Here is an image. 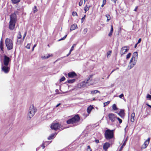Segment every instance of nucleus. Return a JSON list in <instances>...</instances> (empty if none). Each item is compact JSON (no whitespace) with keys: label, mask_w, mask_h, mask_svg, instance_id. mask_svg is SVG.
I'll return each instance as SVG.
<instances>
[{"label":"nucleus","mask_w":151,"mask_h":151,"mask_svg":"<svg viewBox=\"0 0 151 151\" xmlns=\"http://www.w3.org/2000/svg\"><path fill=\"white\" fill-rule=\"evenodd\" d=\"M80 117L78 114H76L74 116L71 118H70L66 121V123L68 124H73V126H75L80 124Z\"/></svg>","instance_id":"nucleus-1"},{"label":"nucleus","mask_w":151,"mask_h":151,"mask_svg":"<svg viewBox=\"0 0 151 151\" xmlns=\"http://www.w3.org/2000/svg\"><path fill=\"white\" fill-rule=\"evenodd\" d=\"M105 139L108 140L113 138L114 137V130H110L107 129L106 130L104 133Z\"/></svg>","instance_id":"nucleus-2"},{"label":"nucleus","mask_w":151,"mask_h":151,"mask_svg":"<svg viewBox=\"0 0 151 151\" xmlns=\"http://www.w3.org/2000/svg\"><path fill=\"white\" fill-rule=\"evenodd\" d=\"M36 111L37 109L34 108L33 105L31 106L29 109L27 116V119H30L33 116Z\"/></svg>","instance_id":"nucleus-3"},{"label":"nucleus","mask_w":151,"mask_h":151,"mask_svg":"<svg viewBox=\"0 0 151 151\" xmlns=\"http://www.w3.org/2000/svg\"><path fill=\"white\" fill-rule=\"evenodd\" d=\"M5 43L8 50L12 49L13 43V41L11 40L8 38H6L5 40Z\"/></svg>","instance_id":"nucleus-4"},{"label":"nucleus","mask_w":151,"mask_h":151,"mask_svg":"<svg viewBox=\"0 0 151 151\" xmlns=\"http://www.w3.org/2000/svg\"><path fill=\"white\" fill-rule=\"evenodd\" d=\"M61 127V125H60L59 123H52L51 124L50 127L52 129L56 131L59 129L60 130H62L63 129L61 128L60 127Z\"/></svg>","instance_id":"nucleus-5"},{"label":"nucleus","mask_w":151,"mask_h":151,"mask_svg":"<svg viewBox=\"0 0 151 151\" xmlns=\"http://www.w3.org/2000/svg\"><path fill=\"white\" fill-rule=\"evenodd\" d=\"M4 64L6 66H7L9 62L11 60L10 58L6 55L4 57Z\"/></svg>","instance_id":"nucleus-6"},{"label":"nucleus","mask_w":151,"mask_h":151,"mask_svg":"<svg viewBox=\"0 0 151 151\" xmlns=\"http://www.w3.org/2000/svg\"><path fill=\"white\" fill-rule=\"evenodd\" d=\"M16 22L10 21L9 26V29L11 30H13L15 26Z\"/></svg>","instance_id":"nucleus-7"},{"label":"nucleus","mask_w":151,"mask_h":151,"mask_svg":"<svg viewBox=\"0 0 151 151\" xmlns=\"http://www.w3.org/2000/svg\"><path fill=\"white\" fill-rule=\"evenodd\" d=\"M10 21L15 22H16L17 15L15 14H12L10 15Z\"/></svg>","instance_id":"nucleus-8"},{"label":"nucleus","mask_w":151,"mask_h":151,"mask_svg":"<svg viewBox=\"0 0 151 151\" xmlns=\"http://www.w3.org/2000/svg\"><path fill=\"white\" fill-rule=\"evenodd\" d=\"M108 116L110 120H111L112 122H114L116 117L115 116V115L112 113L109 114L108 115Z\"/></svg>","instance_id":"nucleus-9"},{"label":"nucleus","mask_w":151,"mask_h":151,"mask_svg":"<svg viewBox=\"0 0 151 151\" xmlns=\"http://www.w3.org/2000/svg\"><path fill=\"white\" fill-rule=\"evenodd\" d=\"M1 70L2 71L4 72L5 73H7L9 72L10 68L7 66H6L5 65L2 66L1 68Z\"/></svg>","instance_id":"nucleus-10"},{"label":"nucleus","mask_w":151,"mask_h":151,"mask_svg":"<svg viewBox=\"0 0 151 151\" xmlns=\"http://www.w3.org/2000/svg\"><path fill=\"white\" fill-rule=\"evenodd\" d=\"M132 58H133V63H132L129 66V69H131V68L133 67L135 65L136 63V61L137 59L136 58L134 57V56H132Z\"/></svg>","instance_id":"nucleus-11"},{"label":"nucleus","mask_w":151,"mask_h":151,"mask_svg":"<svg viewBox=\"0 0 151 151\" xmlns=\"http://www.w3.org/2000/svg\"><path fill=\"white\" fill-rule=\"evenodd\" d=\"M118 114L122 118H124L125 115L124 110L123 109H121Z\"/></svg>","instance_id":"nucleus-12"},{"label":"nucleus","mask_w":151,"mask_h":151,"mask_svg":"<svg viewBox=\"0 0 151 151\" xmlns=\"http://www.w3.org/2000/svg\"><path fill=\"white\" fill-rule=\"evenodd\" d=\"M110 144L109 142H106L104 144L103 146V148L105 151H106L107 149L110 147Z\"/></svg>","instance_id":"nucleus-13"},{"label":"nucleus","mask_w":151,"mask_h":151,"mask_svg":"<svg viewBox=\"0 0 151 151\" xmlns=\"http://www.w3.org/2000/svg\"><path fill=\"white\" fill-rule=\"evenodd\" d=\"M77 76L74 72H69L68 73V76L69 78H73Z\"/></svg>","instance_id":"nucleus-14"},{"label":"nucleus","mask_w":151,"mask_h":151,"mask_svg":"<svg viewBox=\"0 0 151 151\" xmlns=\"http://www.w3.org/2000/svg\"><path fill=\"white\" fill-rule=\"evenodd\" d=\"M128 47L127 46H125L123 47L121 49L120 53L122 56L123 55L125 54V50L126 48H127Z\"/></svg>","instance_id":"nucleus-15"},{"label":"nucleus","mask_w":151,"mask_h":151,"mask_svg":"<svg viewBox=\"0 0 151 151\" xmlns=\"http://www.w3.org/2000/svg\"><path fill=\"white\" fill-rule=\"evenodd\" d=\"M93 75H89L88 78L86 80L84 81V82L86 83H89V81H91L92 80V77L93 76Z\"/></svg>","instance_id":"nucleus-16"},{"label":"nucleus","mask_w":151,"mask_h":151,"mask_svg":"<svg viewBox=\"0 0 151 151\" xmlns=\"http://www.w3.org/2000/svg\"><path fill=\"white\" fill-rule=\"evenodd\" d=\"M135 114L134 112L132 113L131 116V121L132 122H134L135 120Z\"/></svg>","instance_id":"nucleus-17"},{"label":"nucleus","mask_w":151,"mask_h":151,"mask_svg":"<svg viewBox=\"0 0 151 151\" xmlns=\"http://www.w3.org/2000/svg\"><path fill=\"white\" fill-rule=\"evenodd\" d=\"M57 134V133H55L53 134H52L50 136H49L47 138L48 139L50 140L54 138L55 135Z\"/></svg>","instance_id":"nucleus-18"},{"label":"nucleus","mask_w":151,"mask_h":151,"mask_svg":"<svg viewBox=\"0 0 151 151\" xmlns=\"http://www.w3.org/2000/svg\"><path fill=\"white\" fill-rule=\"evenodd\" d=\"M91 7V5H88L87 4H86V6L84 7V9L85 11V13L89 10V8Z\"/></svg>","instance_id":"nucleus-19"},{"label":"nucleus","mask_w":151,"mask_h":151,"mask_svg":"<svg viewBox=\"0 0 151 151\" xmlns=\"http://www.w3.org/2000/svg\"><path fill=\"white\" fill-rule=\"evenodd\" d=\"M150 139V137L148 138L144 144V145L146 146V147L148 146V144L149 143Z\"/></svg>","instance_id":"nucleus-20"},{"label":"nucleus","mask_w":151,"mask_h":151,"mask_svg":"<svg viewBox=\"0 0 151 151\" xmlns=\"http://www.w3.org/2000/svg\"><path fill=\"white\" fill-rule=\"evenodd\" d=\"M77 27V26L76 24H74L72 25L70 27V31L73 30L75 29Z\"/></svg>","instance_id":"nucleus-21"},{"label":"nucleus","mask_w":151,"mask_h":151,"mask_svg":"<svg viewBox=\"0 0 151 151\" xmlns=\"http://www.w3.org/2000/svg\"><path fill=\"white\" fill-rule=\"evenodd\" d=\"M93 108V107H92V106H89L87 109V112L89 114L91 111L92 109Z\"/></svg>","instance_id":"nucleus-22"},{"label":"nucleus","mask_w":151,"mask_h":151,"mask_svg":"<svg viewBox=\"0 0 151 151\" xmlns=\"http://www.w3.org/2000/svg\"><path fill=\"white\" fill-rule=\"evenodd\" d=\"M0 48L1 50L3 51V41L1 40L0 42Z\"/></svg>","instance_id":"nucleus-23"},{"label":"nucleus","mask_w":151,"mask_h":151,"mask_svg":"<svg viewBox=\"0 0 151 151\" xmlns=\"http://www.w3.org/2000/svg\"><path fill=\"white\" fill-rule=\"evenodd\" d=\"M100 93V92L99 91L97 90H95L92 91H91V93L92 94H95L96 93Z\"/></svg>","instance_id":"nucleus-24"},{"label":"nucleus","mask_w":151,"mask_h":151,"mask_svg":"<svg viewBox=\"0 0 151 151\" xmlns=\"http://www.w3.org/2000/svg\"><path fill=\"white\" fill-rule=\"evenodd\" d=\"M12 3L14 4H16L19 2L20 0H11Z\"/></svg>","instance_id":"nucleus-25"},{"label":"nucleus","mask_w":151,"mask_h":151,"mask_svg":"<svg viewBox=\"0 0 151 151\" xmlns=\"http://www.w3.org/2000/svg\"><path fill=\"white\" fill-rule=\"evenodd\" d=\"M76 81L75 79H73L71 80H69L67 81V82L68 83H74Z\"/></svg>","instance_id":"nucleus-26"},{"label":"nucleus","mask_w":151,"mask_h":151,"mask_svg":"<svg viewBox=\"0 0 151 151\" xmlns=\"http://www.w3.org/2000/svg\"><path fill=\"white\" fill-rule=\"evenodd\" d=\"M112 109L114 111L118 109V108H117L116 105L115 104H114L112 106Z\"/></svg>","instance_id":"nucleus-27"},{"label":"nucleus","mask_w":151,"mask_h":151,"mask_svg":"<svg viewBox=\"0 0 151 151\" xmlns=\"http://www.w3.org/2000/svg\"><path fill=\"white\" fill-rule=\"evenodd\" d=\"M138 55L137 52H134L133 53L132 56H134V57L136 58L137 59V57H138Z\"/></svg>","instance_id":"nucleus-28"},{"label":"nucleus","mask_w":151,"mask_h":151,"mask_svg":"<svg viewBox=\"0 0 151 151\" xmlns=\"http://www.w3.org/2000/svg\"><path fill=\"white\" fill-rule=\"evenodd\" d=\"M128 137H127L124 140V142L122 144L123 145V146H125L126 145V142H127L128 139Z\"/></svg>","instance_id":"nucleus-29"},{"label":"nucleus","mask_w":151,"mask_h":151,"mask_svg":"<svg viewBox=\"0 0 151 151\" xmlns=\"http://www.w3.org/2000/svg\"><path fill=\"white\" fill-rule=\"evenodd\" d=\"M22 35L21 34L20 32H19L18 33V35L17 36V39H20L22 37Z\"/></svg>","instance_id":"nucleus-30"},{"label":"nucleus","mask_w":151,"mask_h":151,"mask_svg":"<svg viewBox=\"0 0 151 151\" xmlns=\"http://www.w3.org/2000/svg\"><path fill=\"white\" fill-rule=\"evenodd\" d=\"M106 17L107 18V22H108L111 19V17L109 15V14H106Z\"/></svg>","instance_id":"nucleus-31"},{"label":"nucleus","mask_w":151,"mask_h":151,"mask_svg":"<svg viewBox=\"0 0 151 151\" xmlns=\"http://www.w3.org/2000/svg\"><path fill=\"white\" fill-rule=\"evenodd\" d=\"M25 3L28 4H30L32 2V0H24Z\"/></svg>","instance_id":"nucleus-32"},{"label":"nucleus","mask_w":151,"mask_h":151,"mask_svg":"<svg viewBox=\"0 0 151 151\" xmlns=\"http://www.w3.org/2000/svg\"><path fill=\"white\" fill-rule=\"evenodd\" d=\"M19 39H17V42L16 43V44H20L22 43V41L20 40H19Z\"/></svg>","instance_id":"nucleus-33"},{"label":"nucleus","mask_w":151,"mask_h":151,"mask_svg":"<svg viewBox=\"0 0 151 151\" xmlns=\"http://www.w3.org/2000/svg\"><path fill=\"white\" fill-rule=\"evenodd\" d=\"M148 100H150L151 99V95L149 94H147L146 96Z\"/></svg>","instance_id":"nucleus-34"},{"label":"nucleus","mask_w":151,"mask_h":151,"mask_svg":"<svg viewBox=\"0 0 151 151\" xmlns=\"http://www.w3.org/2000/svg\"><path fill=\"white\" fill-rule=\"evenodd\" d=\"M76 45V44H74L72 47H71V48L70 50V52H72L73 50V48Z\"/></svg>","instance_id":"nucleus-35"},{"label":"nucleus","mask_w":151,"mask_h":151,"mask_svg":"<svg viewBox=\"0 0 151 151\" xmlns=\"http://www.w3.org/2000/svg\"><path fill=\"white\" fill-rule=\"evenodd\" d=\"M110 102V101H108L107 102L104 103V107H105L107 105L109 104Z\"/></svg>","instance_id":"nucleus-36"},{"label":"nucleus","mask_w":151,"mask_h":151,"mask_svg":"<svg viewBox=\"0 0 151 151\" xmlns=\"http://www.w3.org/2000/svg\"><path fill=\"white\" fill-rule=\"evenodd\" d=\"M131 55V53H128L127 55V57H126L127 59H129L130 58Z\"/></svg>","instance_id":"nucleus-37"},{"label":"nucleus","mask_w":151,"mask_h":151,"mask_svg":"<svg viewBox=\"0 0 151 151\" xmlns=\"http://www.w3.org/2000/svg\"><path fill=\"white\" fill-rule=\"evenodd\" d=\"M65 78L64 76H63L60 79V82H62L64 81L65 80Z\"/></svg>","instance_id":"nucleus-38"},{"label":"nucleus","mask_w":151,"mask_h":151,"mask_svg":"<svg viewBox=\"0 0 151 151\" xmlns=\"http://www.w3.org/2000/svg\"><path fill=\"white\" fill-rule=\"evenodd\" d=\"M83 0H80L79 3V5L80 6H82L83 3Z\"/></svg>","instance_id":"nucleus-39"},{"label":"nucleus","mask_w":151,"mask_h":151,"mask_svg":"<svg viewBox=\"0 0 151 151\" xmlns=\"http://www.w3.org/2000/svg\"><path fill=\"white\" fill-rule=\"evenodd\" d=\"M51 56V55H48L47 56H45L43 58L45 59H46L48 58H49Z\"/></svg>","instance_id":"nucleus-40"},{"label":"nucleus","mask_w":151,"mask_h":151,"mask_svg":"<svg viewBox=\"0 0 151 151\" xmlns=\"http://www.w3.org/2000/svg\"><path fill=\"white\" fill-rule=\"evenodd\" d=\"M67 35H65L63 37L60 39L58 40V41H60L62 40H64L67 37Z\"/></svg>","instance_id":"nucleus-41"},{"label":"nucleus","mask_w":151,"mask_h":151,"mask_svg":"<svg viewBox=\"0 0 151 151\" xmlns=\"http://www.w3.org/2000/svg\"><path fill=\"white\" fill-rule=\"evenodd\" d=\"M87 151H92V150L89 145L87 146Z\"/></svg>","instance_id":"nucleus-42"},{"label":"nucleus","mask_w":151,"mask_h":151,"mask_svg":"<svg viewBox=\"0 0 151 151\" xmlns=\"http://www.w3.org/2000/svg\"><path fill=\"white\" fill-rule=\"evenodd\" d=\"M72 15L73 16H74L75 15L78 16V14L76 12H73L72 13Z\"/></svg>","instance_id":"nucleus-43"},{"label":"nucleus","mask_w":151,"mask_h":151,"mask_svg":"<svg viewBox=\"0 0 151 151\" xmlns=\"http://www.w3.org/2000/svg\"><path fill=\"white\" fill-rule=\"evenodd\" d=\"M116 118L119 121L120 124H121L122 122V120L119 117H116Z\"/></svg>","instance_id":"nucleus-44"},{"label":"nucleus","mask_w":151,"mask_h":151,"mask_svg":"<svg viewBox=\"0 0 151 151\" xmlns=\"http://www.w3.org/2000/svg\"><path fill=\"white\" fill-rule=\"evenodd\" d=\"M86 17V15H84V16L81 19V23H83L84 20V19Z\"/></svg>","instance_id":"nucleus-45"},{"label":"nucleus","mask_w":151,"mask_h":151,"mask_svg":"<svg viewBox=\"0 0 151 151\" xmlns=\"http://www.w3.org/2000/svg\"><path fill=\"white\" fill-rule=\"evenodd\" d=\"M30 44H28L26 46V47L28 49H29L30 48Z\"/></svg>","instance_id":"nucleus-46"},{"label":"nucleus","mask_w":151,"mask_h":151,"mask_svg":"<svg viewBox=\"0 0 151 151\" xmlns=\"http://www.w3.org/2000/svg\"><path fill=\"white\" fill-rule=\"evenodd\" d=\"M36 9H37L36 6H35L34 7V9H33V12H34V13H35L36 12H37V10Z\"/></svg>","instance_id":"nucleus-47"},{"label":"nucleus","mask_w":151,"mask_h":151,"mask_svg":"<svg viewBox=\"0 0 151 151\" xmlns=\"http://www.w3.org/2000/svg\"><path fill=\"white\" fill-rule=\"evenodd\" d=\"M26 34H27V32H25V33H24V34L23 35V38H22V40H24V38L25 37H26Z\"/></svg>","instance_id":"nucleus-48"},{"label":"nucleus","mask_w":151,"mask_h":151,"mask_svg":"<svg viewBox=\"0 0 151 151\" xmlns=\"http://www.w3.org/2000/svg\"><path fill=\"white\" fill-rule=\"evenodd\" d=\"M125 146H123V145H122V146L119 149V151H121L123 148V147Z\"/></svg>","instance_id":"nucleus-49"},{"label":"nucleus","mask_w":151,"mask_h":151,"mask_svg":"<svg viewBox=\"0 0 151 151\" xmlns=\"http://www.w3.org/2000/svg\"><path fill=\"white\" fill-rule=\"evenodd\" d=\"M113 26H112V25H111V29L110 31V32L112 33L113 32Z\"/></svg>","instance_id":"nucleus-50"},{"label":"nucleus","mask_w":151,"mask_h":151,"mask_svg":"<svg viewBox=\"0 0 151 151\" xmlns=\"http://www.w3.org/2000/svg\"><path fill=\"white\" fill-rule=\"evenodd\" d=\"M124 94L123 93H122L119 96V97L120 98H122V97H124Z\"/></svg>","instance_id":"nucleus-51"},{"label":"nucleus","mask_w":151,"mask_h":151,"mask_svg":"<svg viewBox=\"0 0 151 151\" xmlns=\"http://www.w3.org/2000/svg\"><path fill=\"white\" fill-rule=\"evenodd\" d=\"M111 51H109L107 53V55L108 56V55H110L111 53Z\"/></svg>","instance_id":"nucleus-52"},{"label":"nucleus","mask_w":151,"mask_h":151,"mask_svg":"<svg viewBox=\"0 0 151 151\" xmlns=\"http://www.w3.org/2000/svg\"><path fill=\"white\" fill-rule=\"evenodd\" d=\"M128 49H126L125 50L124 52H125V54L128 51V50H129V47H128Z\"/></svg>","instance_id":"nucleus-53"},{"label":"nucleus","mask_w":151,"mask_h":151,"mask_svg":"<svg viewBox=\"0 0 151 151\" xmlns=\"http://www.w3.org/2000/svg\"><path fill=\"white\" fill-rule=\"evenodd\" d=\"M147 147L145 146L144 144H143L142 146L141 149H145Z\"/></svg>","instance_id":"nucleus-54"},{"label":"nucleus","mask_w":151,"mask_h":151,"mask_svg":"<svg viewBox=\"0 0 151 151\" xmlns=\"http://www.w3.org/2000/svg\"><path fill=\"white\" fill-rule=\"evenodd\" d=\"M147 147L145 146L144 144H143L142 146L141 149H145Z\"/></svg>","instance_id":"nucleus-55"},{"label":"nucleus","mask_w":151,"mask_h":151,"mask_svg":"<svg viewBox=\"0 0 151 151\" xmlns=\"http://www.w3.org/2000/svg\"><path fill=\"white\" fill-rule=\"evenodd\" d=\"M133 63V58H132V57L131 58V59L130 60V62H129L130 63Z\"/></svg>","instance_id":"nucleus-56"},{"label":"nucleus","mask_w":151,"mask_h":151,"mask_svg":"<svg viewBox=\"0 0 151 151\" xmlns=\"http://www.w3.org/2000/svg\"><path fill=\"white\" fill-rule=\"evenodd\" d=\"M141 38L139 39L138 40V42H137V44H139V43H140V42H141Z\"/></svg>","instance_id":"nucleus-57"},{"label":"nucleus","mask_w":151,"mask_h":151,"mask_svg":"<svg viewBox=\"0 0 151 151\" xmlns=\"http://www.w3.org/2000/svg\"><path fill=\"white\" fill-rule=\"evenodd\" d=\"M95 142L97 143H98L99 142V140L98 139H96L95 140Z\"/></svg>","instance_id":"nucleus-58"},{"label":"nucleus","mask_w":151,"mask_h":151,"mask_svg":"<svg viewBox=\"0 0 151 151\" xmlns=\"http://www.w3.org/2000/svg\"><path fill=\"white\" fill-rule=\"evenodd\" d=\"M146 105L149 107H150L151 109V106L148 103L146 104Z\"/></svg>","instance_id":"nucleus-59"},{"label":"nucleus","mask_w":151,"mask_h":151,"mask_svg":"<svg viewBox=\"0 0 151 151\" xmlns=\"http://www.w3.org/2000/svg\"><path fill=\"white\" fill-rule=\"evenodd\" d=\"M112 35V33L110 32L108 34V36H109L111 37V36Z\"/></svg>","instance_id":"nucleus-60"},{"label":"nucleus","mask_w":151,"mask_h":151,"mask_svg":"<svg viewBox=\"0 0 151 151\" xmlns=\"http://www.w3.org/2000/svg\"><path fill=\"white\" fill-rule=\"evenodd\" d=\"M137 8H138V6H137L134 9V11L135 12H136L137 11Z\"/></svg>","instance_id":"nucleus-61"},{"label":"nucleus","mask_w":151,"mask_h":151,"mask_svg":"<svg viewBox=\"0 0 151 151\" xmlns=\"http://www.w3.org/2000/svg\"><path fill=\"white\" fill-rule=\"evenodd\" d=\"M41 147H42V148L43 149L44 148L45 146L44 145V143L42 144V145H41Z\"/></svg>","instance_id":"nucleus-62"},{"label":"nucleus","mask_w":151,"mask_h":151,"mask_svg":"<svg viewBox=\"0 0 151 151\" xmlns=\"http://www.w3.org/2000/svg\"><path fill=\"white\" fill-rule=\"evenodd\" d=\"M106 2V0H103V3L104 4H105Z\"/></svg>","instance_id":"nucleus-63"},{"label":"nucleus","mask_w":151,"mask_h":151,"mask_svg":"<svg viewBox=\"0 0 151 151\" xmlns=\"http://www.w3.org/2000/svg\"><path fill=\"white\" fill-rule=\"evenodd\" d=\"M71 52L70 51L69 52V53H68V54H67V55H66V56L67 57L70 54Z\"/></svg>","instance_id":"nucleus-64"}]
</instances>
